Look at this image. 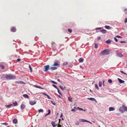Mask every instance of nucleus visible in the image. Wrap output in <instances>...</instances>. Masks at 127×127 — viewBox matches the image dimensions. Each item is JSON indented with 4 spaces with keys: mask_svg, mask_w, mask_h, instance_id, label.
Returning a JSON list of instances; mask_svg holds the SVG:
<instances>
[{
    "mask_svg": "<svg viewBox=\"0 0 127 127\" xmlns=\"http://www.w3.org/2000/svg\"><path fill=\"white\" fill-rule=\"evenodd\" d=\"M6 78L8 80L14 79L16 78V77L15 76L10 75H6Z\"/></svg>",
    "mask_w": 127,
    "mask_h": 127,
    "instance_id": "obj_1",
    "label": "nucleus"
},
{
    "mask_svg": "<svg viewBox=\"0 0 127 127\" xmlns=\"http://www.w3.org/2000/svg\"><path fill=\"white\" fill-rule=\"evenodd\" d=\"M109 54V51L106 49H105L104 50L101 51L100 54L101 55H107Z\"/></svg>",
    "mask_w": 127,
    "mask_h": 127,
    "instance_id": "obj_2",
    "label": "nucleus"
},
{
    "mask_svg": "<svg viewBox=\"0 0 127 127\" xmlns=\"http://www.w3.org/2000/svg\"><path fill=\"white\" fill-rule=\"evenodd\" d=\"M127 109V107L125 106H123L120 107L119 109V110L120 111H122V113L126 111V109Z\"/></svg>",
    "mask_w": 127,
    "mask_h": 127,
    "instance_id": "obj_3",
    "label": "nucleus"
},
{
    "mask_svg": "<svg viewBox=\"0 0 127 127\" xmlns=\"http://www.w3.org/2000/svg\"><path fill=\"white\" fill-rule=\"evenodd\" d=\"M49 69V65H47L45 66L44 71H47Z\"/></svg>",
    "mask_w": 127,
    "mask_h": 127,
    "instance_id": "obj_4",
    "label": "nucleus"
},
{
    "mask_svg": "<svg viewBox=\"0 0 127 127\" xmlns=\"http://www.w3.org/2000/svg\"><path fill=\"white\" fill-rule=\"evenodd\" d=\"M36 102L35 101H29L30 104L31 105H33L36 103Z\"/></svg>",
    "mask_w": 127,
    "mask_h": 127,
    "instance_id": "obj_5",
    "label": "nucleus"
},
{
    "mask_svg": "<svg viewBox=\"0 0 127 127\" xmlns=\"http://www.w3.org/2000/svg\"><path fill=\"white\" fill-rule=\"evenodd\" d=\"M51 124L53 127H55L56 126H57L58 124V123H57V124H56V125H55V122L54 121L52 122Z\"/></svg>",
    "mask_w": 127,
    "mask_h": 127,
    "instance_id": "obj_6",
    "label": "nucleus"
},
{
    "mask_svg": "<svg viewBox=\"0 0 127 127\" xmlns=\"http://www.w3.org/2000/svg\"><path fill=\"white\" fill-rule=\"evenodd\" d=\"M50 69L52 71H53L54 70L57 69V68L56 66H52L50 67Z\"/></svg>",
    "mask_w": 127,
    "mask_h": 127,
    "instance_id": "obj_7",
    "label": "nucleus"
},
{
    "mask_svg": "<svg viewBox=\"0 0 127 127\" xmlns=\"http://www.w3.org/2000/svg\"><path fill=\"white\" fill-rule=\"evenodd\" d=\"M60 64H59L55 62L54 63V64L52 65V66H57L58 67L59 66Z\"/></svg>",
    "mask_w": 127,
    "mask_h": 127,
    "instance_id": "obj_8",
    "label": "nucleus"
},
{
    "mask_svg": "<svg viewBox=\"0 0 127 127\" xmlns=\"http://www.w3.org/2000/svg\"><path fill=\"white\" fill-rule=\"evenodd\" d=\"M118 80L119 81V82L120 83H124L125 82L124 81H123L120 78H118Z\"/></svg>",
    "mask_w": 127,
    "mask_h": 127,
    "instance_id": "obj_9",
    "label": "nucleus"
},
{
    "mask_svg": "<svg viewBox=\"0 0 127 127\" xmlns=\"http://www.w3.org/2000/svg\"><path fill=\"white\" fill-rule=\"evenodd\" d=\"M87 99H89V100H91L92 101H96V99L95 98H92V97L88 98H87Z\"/></svg>",
    "mask_w": 127,
    "mask_h": 127,
    "instance_id": "obj_10",
    "label": "nucleus"
},
{
    "mask_svg": "<svg viewBox=\"0 0 127 127\" xmlns=\"http://www.w3.org/2000/svg\"><path fill=\"white\" fill-rule=\"evenodd\" d=\"M11 31L12 32H15L16 31V29L14 27H12L11 29Z\"/></svg>",
    "mask_w": 127,
    "mask_h": 127,
    "instance_id": "obj_11",
    "label": "nucleus"
},
{
    "mask_svg": "<svg viewBox=\"0 0 127 127\" xmlns=\"http://www.w3.org/2000/svg\"><path fill=\"white\" fill-rule=\"evenodd\" d=\"M100 32L103 33H105L107 31L104 29H103L102 30H101Z\"/></svg>",
    "mask_w": 127,
    "mask_h": 127,
    "instance_id": "obj_12",
    "label": "nucleus"
},
{
    "mask_svg": "<svg viewBox=\"0 0 127 127\" xmlns=\"http://www.w3.org/2000/svg\"><path fill=\"white\" fill-rule=\"evenodd\" d=\"M115 110V108L113 107H110L109 108V111H113Z\"/></svg>",
    "mask_w": 127,
    "mask_h": 127,
    "instance_id": "obj_13",
    "label": "nucleus"
},
{
    "mask_svg": "<svg viewBox=\"0 0 127 127\" xmlns=\"http://www.w3.org/2000/svg\"><path fill=\"white\" fill-rule=\"evenodd\" d=\"M25 105L23 104H22L21 106V108L22 109H24V108H25Z\"/></svg>",
    "mask_w": 127,
    "mask_h": 127,
    "instance_id": "obj_14",
    "label": "nucleus"
},
{
    "mask_svg": "<svg viewBox=\"0 0 127 127\" xmlns=\"http://www.w3.org/2000/svg\"><path fill=\"white\" fill-rule=\"evenodd\" d=\"M52 47H55L56 46V44H55V43L53 42H52Z\"/></svg>",
    "mask_w": 127,
    "mask_h": 127,
    "instance_id": "obj_15",
    "label": "nucleus"
},
{
    "mask_svg": "<svg viewBox=\"0 0 127 127\" xmlns=\"http://www.w3.org/2000/svg\"><path fill=\"white\" fill-rule=\"evenodd\" d=\"M6 78V75H3L1 77V79L3 80H5V78Z\"/></svg>",
    "mask_w": 127,
    "mask_h": 127,
    "instance_id": "obj_16",
    "label": "nucleus"
},
{
    "mask_svg": "<svg viewBox=\"0 0 127 127\" xmlns=\"http://www.w3.org/2000/svg\"><path fill=\"white\" fill-rule=\"evenodd\" d=\"M23 96L25 98H28L29 97V96L27 94H24Z\"/></svg>",
    "mask_w": 127,
    "mask_h": 127,
    "instance_id": "obj_17",
    "label": "nucleus"
},
{
    "mask_svg": "<svg viewBox=\"0 0 127 127\" xmlns=\"http://www.w3.org/2000/svg\"><path fill=\"white\" fill-rule=\"evenodd\" d=\"M13 105L11 103L10 104L8 105H6V107L7 108H9Z\"/></svg>",
    "mask_w": 127,
    "mask_h": 127,
    "instance_id": "obj_18",
    "label": "nucleus"
},
{
    "mask_svg": "<svg viewBox=\"0 0 127 127\" xmlns=\"http://www.w3.org/2000/svg\"><path fill=\"white\" fill-rule=\"evenodd\" d=\"M111 41L110 39H109L106 41V43L107 44H109L111 43Z\"/></svg>",
    "mask_w": 127,
    "mask_h": 127,
    "instance_id": "obj_19",
    "label": "nucleus"
},
{
    "mask_svg": "<svg viewBox=\"0 0 127 127\" xmlns=\"http://www.w3.org/2000/svg\"><path fill=\"white\" fill-rule=\"evenodd\" d=\"M118 56L120 57H122L123 56V55L122 54V53H120L119 54L118 53H117V54Z\"/></svg>",
    "mask_w": 127,
    "mask_h": 127,
    "instance_id": "obj_20",
    "label": "nucleus"
},
{
    "mask_svg": "<svg viewBox=\"0 0 127 127\" xmlns=\"http://www.w3.org/2000/svg\"><path fill=\"white\" fill-rule=\"evenodd\" d=\"M34 87H35L36 88H39V89H43V88H41V87H40L39 86H38L37 85H34L33 86Z\"/></svg>",
    "mask_w": 127,
    "mask_h": 127,
    "instance_id": "obj_21",
    "label": "nucleus"
},
{
    "mask_svg": "<svg viewBox=\"0 0 127 127\" xmlns=\"http://www.w3.org/2000/svg\"><path fill=\"white\" fill-rule=\"evenodd\" d=\"M13 123L14 124H16L17 122V120L15 119H13Z\"/></svg>",
    "mask_w": 127,
    "mask_h": 127,
    "instance_id": "obj_22",
    "label": "nucleus"
},
{
    "mask_svg": "<svg viewBox=\"0 0 127 127\" xmlns=\"http://www.w3.org/2000/svg\"><path fill=\"white\" fill-rule=\"evenodd\" d=\"M105 27L106 29H110V27L109 26H105Z\"/></svg>",
    "mask_w": 127,
    "mask_h": 127,
    "instance_id": "obj_23",
    "label": "nucleus"
},
{
    "mask_svg": "<svg viewBox=\"0 0 127 127\" xmlns=\"http://www.w3.org/2000/svg\"><path fill=\"white\" fill-rule=\"evenodd\" d=\"M59 123L58 124V125H57L58 126V127H61V125H60L59 124V123L60 122L61 120L60 119H59Z\"/></svg>",
    "mask_w": 127,
    "mask_h": 127,
    "instance_id": "obj_24",
    "label": "nucleus"
},
{
    "mask_svg": "<svg viewBox=\"0 0 127 127\" xmlns=\"http://www.w3.org/2000/svg\"><path fill=\"white\" fill-rule=\"evenodd\" d=\"M59 87L62 90H64L65 88V87H63L61 86H60Z\"/></svg>",
    "mask_w": 127,
    "mask_h": 127,
    "instance_id": "obj_25",
    "label": "nucleus"
},
{
    "mask_svg": "<svg viewBox=\"0 0 127 127\" xmlns=\"http://www.w3.org/2000/svg\"><path fill=\"white\" fill-rule=\"evenodd\" d=\"M50 110L49 109V110H48V113L45 115V117H46L47 116L49 115L50 114Z\"/></svg>",
    "mask_w": 127,
    "mask_h": 127,
    "instance_id": "obj_26",
    "label": "nucleus"
},
{
    "mask_svg": "<svg viewBox=\"0 0 127 127\" xmlns=\"http://www.w3.org/2000/svg\"><path fill=\"white\" fill-rule=\"evenodd\" d=\"M29 68L30 69V72H32V68L31 67V65H29Z\"/></svg>",
    "mask_w": 127,
    "mask_h": 127,
    "instance_id": "obj_27",
    "label": "nucleus"
},
{
    "mask_svg": "<svg viewBox=\"0 0 127 127\" xmlns=\"http://www.w3.org/2000/svg\"><path fill=\"white\" fill-rule=\"evenodd\" d=\"M102 85V82L101 81H100L99 82V85L100 87H101Z\"/></svg>",
    "mask_w": 127,
    "mask_h": 127,
    "instance_id": "obj_28",
    "label": "nucleus"
},
{
    "mask_svg": "<svg viewBox=\"0 0 127 127\" xmlns=\"http://www.w3.org/2000/svg\"><path fill=\"white\" fill-rule=\"evenodd\" d=\"M81 121L82 122H87L88 121L85 119H81Z\"/></svg>",
    "mask_w": 127,
    "mask_h": 127,
    "instance_id": "obj_29",
    "label": "nucleus"
},
{
    "mask_svg": "<svg viewBox=\"0 0 127 127\" xmlns=\"http://www.w3.org/2000/svg\"><path fill=\"white\" fill-rule=\"evenodd\" d=\"M84 59L82 58H80V62H83Z\"/></svg>",
    "mask_w": 127,
    "mask_h": 127,
    "instance_id": "obj_30",
    "label": "nucleus"
},
{
    "mask_svg": "<svg viewBox=\"0 0 127 127\" xmlns=\"http://www.w3.org/2000/svg\"><path fill=\"white\" fill-rule=\"evenodd\" d=\"M13 104H14V106H16L18 104L17 103L16 101H15L14 103H13Z\"/></svg>",
    "mask_w": 127,
    "mask_h": 127,
    "instance_id": "obj_31",
    "label": "nucleus"
},
{
    "mask_svg": "<svg viewBox=\"0 0 127 127\" xmlns=\"http://www.w3.org/2000/svg\"><path fill=\"white\" fill-rule=\"evenodd\" d=\"M0 68H1L2 69H4V65H0Z\"/></svg>",
    "mask_w": 127,
    "mask_h": 127,
    "instance_id": "obj_32",
    "label": "nucleus"
},
{
    "mask_svg": "<svg viewBox=\"0 0 127 127\" xmlns=\"http://www.w3.org/2000/svg\"><path fill=\"white\" fill-rule=\"evenodd\" d=\"M38 112L39 113L40 112L43 113V110L42 109H41L38 110Z\"/></svg>",
    "mask_w": 127,
    "mask_h": 127,
    "instance_id": "obj_33",
    "label": "nucleus"
},
{
    "mask_svg": "<svg viewBox=\"0 0 127 127\" xmlns=\"http://www.w3.org/2000/svg\"><path fill=\"white\" fill-rule=\"evenodd\" d=\"M67 31L69 32L70 33H71L72 32V30L71 29H67Z\"/></svg>",
    "mask_w": 127,
    "mask_h": 127,
    "instance_id": "obj_34",
    "label": "nucleus"
},
{
    "mask_svg": "<svg viewBox=\"0 0 127 127\" xmlns=\"http://www.w3.org/2000/svg\"><path fill=\"white\" fill-rule=\"evenodd\" d=\"M95 87L96 89L97 90H99V88L98 86V85L97 84H95Z\"/></svg>",
    "mask_w": 127,
    "mask_h": 127,
    "instance_id": "obj_35",
    "label": "nucleus"
},
{
    "mask_svg": "<svg viewBox=\"0 0 127 127\" xmlns=\"http://www.w3.org/2000/svg\"><path fill=\"white\" fill-rule=\"evenodd\" d=\"M98 48V46L96 44H95V49H97Z\"/></svg>",
    "mask_w": 127,
    "mask_h": 127,
    "instance_id": "obj_36",
    "label": "nucleus"
},
{
    "mask_svg": "<svg viewBox=\"0 0 127 127\" xmlns=\"http://www.w3.org/2000/svg\"><path fill=\"white\" fill-rule=\"evenodd\" d=\"M19 84H26L25 83H24L22 81H19Z\"/></svg>",
    "mask_w": 127,
    "mask_h": 127,
    "instance_id": "obj_37",
    "label": "nucleus"
},
{
    "mask_svg": "<svg viewBox=\"0 0 127 127\" xmlns=\"http://www.w3.org/2000/svg\"><path fill=\"white\" fill-rule=\"evenodd\" d=\"M68 63L67 62H65L63 63L64 65H66L68 64Z\"/></svg>",
    "mask_w": 127,
    "mask_h": 127,
    "instance_id": "obj_38",
    "label": "nucleus"
},
{
    "mask_svg": "<svg viewBox=\"0 0 127 127\" xmlns=\"http://www.w3.org/2000/svg\"><path fill=\"white\" fill-rule=\"evenodd\" d=\"M68 100L69 101H70L71 102H72V101L71 100V99L69 97H68Z\"/></svg>",
    "mask_w": 127,
    "mask_h": 127,
    "instance_id": "obj_39",
    "label": "nucleus"
},
{
    "mask_svg": "<svg viewBox=\"0 0 127 127\" xmlns=\"http://www.w3.org/2000/svg\"><path fill=\"white\" fill-rule=\"evenodd\" d=\"M52 86L54 87H55V88H56L57 89H58V87L56 86L55 85H54V84H53L52 85Z\"/></svg>",
    "mask_w": 127,
    "mask_h": 127,
    "instance_id": "obj_40",
    "label": "nucleus"
},
{
    "mask_svg": "<svg viewBox=\"0 0 127 127\" xmlns=\"http://www.w3.org/2000/svg\"><path fill=\"white\" fill-rule=\"evenodd\" d=\"M120 72L122 73H123L124 74H125L126 75H127V74L126 73H125V72H124L123 71H120Z\"/></svg>",
    "mask_w": 127,
    "mask_h": 127,
    "instance_id": "obj_41",
    "label": "nucleus"
},
{
    "mask_svg": "<svg viewBox=\"0 0 127 127\" xmlns=\"http://www.w3.org/2000/svg\"><path fill=\"white\" fill-rule=\"evenodd\" d=\"M108 82L110 83H111L112 82V81L111 79H109L108 81Z\"/></svg>",
    "mask_w": 127,
    "mask_h": 127,
    "instance_id": "obj_42",
    "label": "nucleus"
},
{
    "mask_svg": "<svg viewBox=\"0 0 127 127\" xmlns=\"http://www.w3.org/2000/svg\"><path fill=\"white\" fill-rule=\"evenodd\" d=\"M51 82L52 83H53V84H57V83L55 82V81H51Z\"/></svg>",
    "mask_w": 127,
    "mask_h": 127,
    "instance_id": "obj_43",
    "label": "nucleus"
},
{
    "mask_svg": "<svg viewBox=\"0 0 127 127\" xmlns=\"http://www.w3.org/2000/svg\"><path fill=\"white\" fill-rule=\"evenodd\" d=\"M124 11H125V12L127 14V9H125L124 10Z\"/></svg>",
    "mask_w": 127,
    "mask_h": 127,
    "instance_id": "obj_44",
    "label": "nucleus"
},
{
    "mask_svg": "<svg viewBox=\"0 0 127 127\" xmlns=\"http://www.w3.org/2000/svg\"><path fill=\"white\" fill-rule=\"evenodd\" d=\"M57 90H58V92L59 93V94H60V95H61V93L60 92L59 90L58 89H57Z\"/></svg>",
    "mask_w": 127,
    "mask_h": 127,
    "instance_id": "obj_45",
    "label": "nucleus"
},
{
    "mask_svg": "<svg viewBox=\"0 0 127 127\" xmlns=\"http://www.w3.org/2000/svg\"><path fill=\"white\" fill-rule=\"evenodd\" d=\"M80 110H83V111H86V110L84 109L83 110V109L82 108H80Z\"/></svg>",
    "mask_w": 127,
    "mask_h": 127,
    "instance_id": "obj_46",
    "label": "nucleus"
},
{
    "mask_svg": "<svg viewBox=\"0 0 127 127\" xmlns=\"http://www.w3.org/2000/svg\"><path fill=\"white\" fill-rule=\"evenodd\" d=\"M114 40H115L116 41V42H118V39H117L115 37L114 38Z\"/></svg>",
    "mask_w": 127,
    "mask_h": 127,
    "instance_id": "obj_47",
    "label": "nucleus"
},
{
    "mask_svg": "<svg viewBox=\"0 0 127 127\" xmlns=\"http://www.w3.org/2000/svg\"><path fill=\"white\" fill-rule=\"evenodd\" d=\"M101 39V37L100 36H98L97 38V39L98 40H99Z\"/></svg>",
    "mask_w": 127,
    "mask_h": 127,
    "instance_id": "obj_48",
    "label": "nucleus"
},
{
    "mask_svg": "<svg viewBox=\"0 0 127 127\" xmlns=\"http://www.w3.org/2000/svg\"><path fill=\"white\" fill-rule=\"evenodd\" d=\"M103 86H105V84H104V83L105 82V81L104 80H103Z\"/></svg>",
    "mask_w": 127,
    "mask_h": 127,
    "instance_id": "obj_49",
    "label": "nucleus"
},
{
    "mask_svg": "<svg viewBox=\"0 0 127 127\" xmlns=\"http://www.w3.org/2000/svg\"><path fill=\"white\" fill-rule=\"evenodd\" d=\"M125 23L127 22V18L125 19Z\"/></svg>",
    "mask_w": 127,
    "mask_h": 127,
    "instance_id": "obj_50",
    "label": "nucleus"
},
{
    "mask_svg": "<svg viewBox=\"0 0 127 127\" xmlns=\"http://www.w3.org/2000/svg\"><path fill=\"white\" fill-rule=\"evenodd\" d=\"M51 101L52 103L54 105H55V103H54L53 101H52L51 100Z\"/></svg>",
    "mask_w": 127,
    "mask_h": 127,
    "instance_id": "obj_51",
    "label": "nucleus"
},
{
    "mask_svg": "<svg viewBox=\"0 0 127 127\" xmlns=\"http://www.w3.org/2000/svg\"><path fill=\"white\" fill-rule=\"evenodd\" d=\"M47 98L49 99H51V98L49 96V95H47Z\"/></svg>",
    "mask_w": 127,
    "mask_h": 127,
    "instance_id": "obj_52",
    "label": "nucleus"
},
{
    "mask_svg": "<svg viewBox=\"0 0 127 127\" xmlns=\"http://www.w3.org/2000/svg\"><path fill=\"white\" fill-rule=\"evenodd\" d=\"M116 37L118 38H122V37L120 36L119 35H117L116 36Z\"/></svg>",
    "mask_w": 127,
    "mask_h": 127,
    "instance_id": "obj_53",
    "label": "nucleus"
},
{
    "mask_svg": "<svg viewBox=\"0 0 127 127\" xmlns=\"http://www.w3.org/2000/svg\"><path fill=\"white\" fill-rule=\"evenodd\" d=\"M121 123L122 124V125H124V123H123V121H121Z\"/></svg>",
    "mask_w": 127,
    "mask_h": 127,
    "instance_id": "obj_54",
    "label": "nucleus"
},
{
    "mask_svg": "<svg viewBox=\"0 0 127 127\" xmlns=\"http://www.w3.org/2000/svg\"><path fill=\"white\" fill-rule=\"evenodd\" d=\"M2 124H3V125H5L6 126H7L8 125V124L6 123H2Z\"/></svg>",
    "mask_w": 127,
    "mask_h": 127,
    "instance_id": "obj_55",
    "label": "nucleus"
},
{
    "mask_svg": "<svg viewBox=\"0 0 127 127\" xmlns=\"http://www.w3.org/2000/svg\"><path fill=\"white\" fill-rule=\"evenodd\" d=\"M75 110L74 109H72L71 110V111H74V112H75Z\"/></svg>",
    "mask_w": 127,
    "mask_h": 127,
    "instance_id": "obj_56",
    "label": "nucleus"
},
{
    "mask_svg": "<svg viewBox=\"0 0 127 127\" xmlns=\"http://www.w3.org/2000/svg\"><path fill=\"white\" fill-rule=\"evenodd\" d=\"M21 59H17V61L18 62H19L20 61Z\"/></svg>",
    "mask_w": 127,
    "mask_h": 127,
    "instance_id": "obj_57",
    "label": "nucleus"
},
{
    "mask_svg": "<svg viewBox=\"0 0 127 127\" xmlns=\"http://www.w3.org/2000/svg\"><path fill=\"white\" fill-rule=\"evenodd\" d=\"M101 29V28H97L96 29V30Z\"/></svg>",
    "mask_w": 127,
    "mask_h": 127,
    "instance_id": "obj_58",
    "label": "nucleus"
},
{
    "mask_svg": "<svg viewBox=\"0 0 127 127\" xmlns=\"http://www.w3.org/2000/svg\"><path fill=\"white\" fill-rule=\"evenodd\" d=\"M19 83V81H16L15 82V83L17 84H19V83Z\"/></svg>",
    "mask_w": 127,
    "mask_h": 127,
    "instance_id": "obj_59",
    "label": "nucleus"
},
{
    "mask_svg": "<svg viewBox=\"0 0 127 127\" xmlns=\"http://www.w3.org/2000/svg\"><path fill=\"white\" fill-rule=\"evenodd\" d=\"M57 81L59 82H60V83H61V82L60 81V80L59 79H57Z\"/></svg>",
    "mask_w": 127,
    "mask_h": 127,
    "instance_id": "obj_60",
    "label": "nucleus"
},
{
    "mask_svg": "<svg viewBox=\"0 0 127 127\" xmlns=\"http://www.w3.org/2000/svg\"><path fill=\"white\" fill-rule=\"evenodd\" d=\"M120 42H121V43H125V42H125V41H121Z\"/></svg>",
    "mask_w": 127,
    "mask_h": 127,
    "instance_id": "obj_61",
    "label": "nucleus"
},
{
    "mask_svg": "<svg viewBox=\"0 0 127 127\" xmlns=\"http://www.w3.org/2000/svg\"><path fill=\"white\" fill-rule=\"evenodd\" d=\"M43 94L44 95L46 96L48 95L47 94H46L44 93H43Z\"/></svg>",
    "mask_w": 127,
    "mask_h": 127,
    "instance_id": "obj_62",
    "label": "nucleus"
},
{
    "mask_svg": "<svg viewBox=\"0 0 127 127\" xmlns=\"http://www.w3.org/2000/svg\"><path fill=\"white\" fill-rule=\"evenodd\" d=\"M88 122V123H90L91 124H92V123H91V122H89L88 121V122Z\"/></svg>",
    "mask_w": 127,
    "mask_h": 127,
    "instance_id": "obj_63",
    "label": "nucleus"
},
{
    "mask_svg": "<svg viewBox=\"0 0 127 127\" xmlns=\"http://www.w3.org/2000/svg\"><path fill=\"white\" fill-rule=\"evenodd\" d=\"M63 116V114L62 113L61 114V115L60 116V117H61Z\"/></svg>",
    "mask_w": 127,
    "mask_h": 127,
    "instance_id": "obj_64",
    "label": "nucleus"
}]
</instances>
